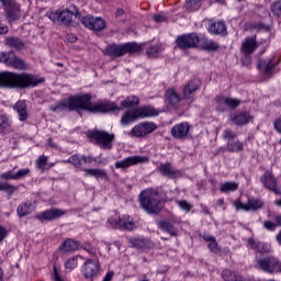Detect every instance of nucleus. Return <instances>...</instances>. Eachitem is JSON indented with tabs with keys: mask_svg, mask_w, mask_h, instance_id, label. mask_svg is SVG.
<instances>
[{
	"mask_svg": "<svg viewBox=\"0 0 281 281\" xmlns=\"http://www.w3.org/2000/svg\"><path fill=\"white\" fill-rule=\"evenodd\" d=\"M91 94L86 93L77 97H70L72 111H89V113H111L112 111H121L115 102L109 100H99L95 103L91 102Z\"/></svg>",
	"mask_w": 281,
	"mask_h": 281,
	"instance_id": "1",
	"label": "nucleus"
},
{
	"mask_svg": "<svg viewBox=\"0 0 281 281\" xmlns=\"http://www.w3.org/2000/svg\"><path fill=\"white\" fill-rule=\"evenodd\" d=\"M36 85H38V81L32 75H19L10 71L0 72V87L25 89V87H36Z\"/></svg>",
	"mask_w": 281,
	"mask_h": 281,
	"instance_id": "2",
	"label": "nucleus"
},
{
	"mask_svg": "<svg viewBox=\"0 0 281 281\" xmlns=\"http://www.w3.org/2000/svg\"><path fill=\"white\" fill-rule=\"evenodd\" d=\"M63 164H70L78 170H82L85 177H94V179H104L105 181L109 180V175H106V170L104 169H87L83 168L85 164H89V156H82L75 154L70 156L67 160H63Z\"/></svg>",
	"mask_w": 281,
	"mask_h": 281,
	"instance_id": "3",
	"label": "nucleus"
},
{
	"mask_svg": "<svg viewBox=\"0 0 281 281\" xmlns=\"http://www.w3.org/2000/svg\"><path fill=\"white\" fill-rule=\"evenodd\" d=\"M139 203L147 214H159L161 212V198L157 190L143 191Z\"/></svg>",
	"mask_w": 281,
	"mask_h": 281,
	"instance_id": "4",
	"label": "nucleus"
},
{
	"mask_svg": "<svg viewBox=\"0 0 281 281\" xmlns=\"http://www.w3.org/2000/svg\"><path fill=\"white\" fill-rule=\"evenodd\" d=\"M159 115V111H157L153 106H140L133 110H127L121 117L122 126H128V124H133V122H137V120H142L144 117H155Z\"/></svg>",
	"mask_w": 281,
	"mask_h": 281,
	"instance_id": "5",
	"label": "nucleus"
},
{
	"mask_svg": "<svg viewBox=\"0 0 281 281\" xmlns=\"http://www.w3.org/2000/svg\"><path fill=\"white\" fill-rule=\"evenodd\" d=\"M88 137L92 144L102 150H111L115 142V134L102 130L89 131Z\"/></svg>",
	"mask_w": 281,
	"mask_h": 281,
	"instance_id": "6",
	"label": "nucleus"
},
{
	"mask_svg": "<svg viewBox=\"0 0 281 281\" xmlns=\"http://www.w3.org/2000/svg\"><path fill=\"white\" fill-rule=\"evenodd\" d=\"M142 53V45L130 42L121 45L112 44L108 46L104 50L105 56H111V58H120L125 56V54H139Z\"/></svg>",
	"mask_w": 281,
	"mask_h": 281,
	"instance_id": "7",
	"label": "nucleus"
},
{
	"mask_svg": "<svg viewBox=\"0 0 281 281\" xmlns=\"http://www.w3.org/2000/svg\"><path fill=\"white\" fill-rule=\"evenodd\" d=\"M255 267L259 269V271H263L265 273H270L272 276L281 273V260L276 256L256 259Z\"/></svg>",
	"mask_w": 281,
	"mask_h": 281,
	"instance_id": "8",
	"label": "nucleus"
},
{
	"mask_svg": "<svg viewBox=\"0 0 281 281\" xmlns=\"http://www.w3.org/2000/svg\"><path fill=\"white\" fill-rule=\"evenodd\" d=\"M53 23H58L61 25L69 26L74 23V19L78 16V12L74 13L69 9H65L61 11H52L46 14Z\"/></svg>",
	"mask_w": 281,
	"mask_h": 281,
	"instance_id": "9",
	"label": "nucleus"
},
{
	"mask_svg": "<svg viewBox=\"0 0 281 281\" xmlns=\"http://www.w3.org/2000/svg\"><path fill=\"white\" fill-rule=\"evenodd\" d=\"M0 63L12 69H27L25 61L19 57L13 52H2L0 53Z\"/></svg>",
	"mask_w": 281,
	"mask_h": 281,
	"instance_id": "10",
	"label": "nucleus"
},
{
	"mask_svg": "<svg viewBox=\"0 0 281 281\" xmlns=\"http://www.w3.org/2000/svg\"><path fill=\"white\" fill-rule=\"evenodd\" d=\"M2 8H4L8 23H13V21H19V19H21V4H19L16 0H9L8 2H3Z\"/></svg>",
	"mask_w": 281,
	"mask_h": 281,
	"instance_id": "11",
	"label": "nucleus"
},
{
	"mask_svg": "<svg viewBox=\"0 0 281 281\" xmlns=\"http://www.w3.org/2000/svg\"><path fill=\"white\" fill-rule=\"evenodd\" d=\"M108 227H111L112 229L133 231L135 228V223L131 216L123 215L122 217H110L108 220Z\"/></svg>",
	"mask_w": 281,
	"mask_h": 281,
	"instance_id": "12",
	"label": "nucleus"
},
{
	"mask_svg": "<svg viewBox=\"0 0 281 281\" xmlns=\"http://www.w3.org/2000/svg\"><path fill=\"white\" fill-rule=\"evenodd\" d=\"M179 49H192L199 45V35L196 33L183 34L176 40Z\"/></svg>",
	"mask_w": 281,
	"mask_h": 281,
	"instance_id": "13",
	"label": "nucleus"
},
{
	"mask_svg": "<svg viewBox=\"0 0 281 281\" xmlns=\"http://www.w3.org/2000/svg\"><path fill=\"white\" fill-rule=\"evenodd\" d=\"M155 131H157V125L146 121L136 124L131 133L133 137H146V135H150V133H155Z\"/></svg>",
	"mask_w": 281,
	"mask_h": 281,
	"instance_id": "14",
	"label": "nucleus"
},
{
	"mask_svg": "<svg viewBox=\"0 0 281 281\" xmlns=\"http://www.w3.org/2000/svg\"><path fill=\"white\" fill-rule=\"evenodd\" d=\"M157 171L159 175H161V177H167V179H180V177H183V172L175 168L171 162L159 164Z\"/></svg>",
	"mask_w": 281,
	"mask_h": 281,
	"instance_id": "15",
	"label": "nucleus"
},
{
	"mask_svg": "<svg viewBox=\"0 0 281 281\" xmlns=\"http://www.w3.org/2000/svg\"><path fill=\"white\" fill-rule=\"evenodd\" d=\"M81 273L87 280L97 278L98 273H100V261L88 259L81 267Z\"/></svg>",
	"mask_w": 281,
	"mask_h": 281,
	"instance_id": "16",
	"label": "nucleus"
},
{
	"mask_svg": "<svg viewBox=\"0 0 281 281\" xmlns=\"http://www.w3.org/2000/svg\"><path fill=\"white\" fill-rule=\"evenodd\" d=\"M148 157L146 156H131L123 160H119L115 162V168L117 170H125V168H131V166H137L139 164H147Z\"/></svg>",
	"mask_w": 281,
	"mask_h": 281,
	"instance_id": "17",
	"label": "nucleus"
},
{
	"mask_svg": "<svg viewBox=\"0 0 281 281\" xmlns=\"http://www.w3.org/2000/svg\"><path fill=\"white\" fill-rule=\"evenodd\" d=\"M82 25L88 27V30H93L94 32H102L104 27H106V23L102 18H93L91 15H86L81 19Z\"/></svg>",
	"mask_w": 281,
	"mask_h": 281,
	"instance_id": "18",
	"label": "nucleus"
},
{
	"mask_svg": "<svg viewBox=\"0 0 281 281\" xmlns=\"http://www.w3.org/2000/svg\"><path fill=\"white\" fill-rule=\"evenodd\" d=\"M260 181L267 190H270V192H274V194L281 195V189H278V181L276 180V176H273V172L266 171L261 176Z\"/></svg>",
	"mask_w": 281,
	"mask_h": 281,
	"instance_id": "19",
	"label": "nucleus"
},
{
	"mask_svg": "<svg viewBox=\"0 0 281 281\" xmlns=\"http://www.w3.org/2000/svg\"><path fill=\"white\" fill-rule=\"evenodd\" d=\"M67 211H63L60 209H50L46 210L43 213L38 214L36 218L38 221H56V218H60V216H65Z\"/></svg>",
	"mask_w": 281,
	"mask_h": 281,
	"instance_id": "20",
	"label": "nucleus"
},
{
	"mask_svg": "<svg viewBox=\"0 0 281 281\" xmlns=\"http://www.w3.org/2000/svg\"><path fill=\"white\" fill-rule=\"evenodd\" d=\"M258 42L256 41V36L247 37L241 43L240 52L244 56H251L256 49H258Z\"/></svg>",
	"mask_w": 281,
	"mask_h": 281,
	"instance_id": "21",
	"label": "nucleus"
},
{
	"mask_svg": "<svg viewBox=\"0 0 281 281\" xmlns=\"http://www.w3.org/2000/svg\"><path fill=\"white\" fill-rule=\"evenodd\" d=\"M190 132V124L187 122L178 123L171 128V135L175 139H183L188 137V133Z\"/></svg>",
	"mask_w": 281,
	"mask_h": 281,
	"instance_id": "22",
	"label": "nucleus"
},
{
	"mask_svg": "<svg viewBox=\"0 0 281 281\" xmlns=\"http://www.w3.org/2000/svg\"><path fill=\"white\" fill-rule=\"evenodd\" d=\"M218 111H225V108L227 109H237V106H240V100L238 99H232L227 97H220L218 100Z\"/></svg>",
	"mask_w": 281,
	"mask_h": 281,
	"instance_id": "23",
	"label": "nucleus"
},
{
	"mask_svg": "<svg viewBox=\"0 0 281 281\" xmlns=\"http://www.w3.org/2000/svg\"><path fill=\"white\" fill-rule=\"evenodd\" d=\"M13 110L16 111L20 122H26L27 117H30V113H27V103L23 100L18 101L13 105Z\"/></svg>",
	"mask_w": 281,
	"mask_h": 281,
	"instance_id": "24",
	"label": "nucleus"
},
{
	"mask_svg": "<svg viewBox=\"0 0 281 281\" xmlns=\"http://www.w3.org/2000/svg\"><path fill=\"white\" fill-rule=\"evenodd\" d=\"M165 101L169 106H177V104L181 102V97L177 93L175 88H169L165 92Z\"/></svg>",
	"mask_w": 281,
	"mask_h": 281,
	"instance_id": "25",
	"label": "nucleus"
},
{
	"mask_svg": "<svg viewBox=\"0 0 281 281\" xmlns=\"http://www.w3.org/2000/svg\"><path fill=\"white\" fill-rule=\"evenodd\" d=\"M276 65L278 64L273 63V59H259L257 61V68L266 76H271V72L273 71Z\"/></svg>",
	"mask_w": 281,
	"mask_h": 281,
	"instance_id": "26",
	"label": "nucleus"
},
{
	"mask_svg": "<svg viewBox=\"0 0 281 281\" xmlns=\"http://www.w3.org/2000/svg\"><path fill=\"white\" fill-rule=\"evenodd\" d=\"M249 249H256L259 254H271V245L266 243H256L252 238L248 239Z\"/></svg>",
	"mask_w": 281,
	"mask_h": 281,
	"instance_id": "27",
	"label": "nucleus"
},
{
	"mask_svg": "<svg viewBox=\"0 0 281 281\" xmlns=\"http://www.w3.org/2000/svg\"><path fill=\"white\" fill-rule=\"evenodd\" d=\"M199 87H201V80L192 79L191 81H189L183 89L184 98L187 100L192 98V95L194 94V91H196L199 89Z\"/></svg>",
	"mask_w": 281,
	"mask_h": 281,
	"instance_id": "28",
	"label": "nucleus"
},
{
	"mask_svg": "<svg viewBox=\"0 0 281 281\" xmlns=\"http://www.w3.org/2000/svg\"><path fill=\"white\" fill-rule=\"evenodd\" d=\"M49 111H53V113H60L63 111H74L71 110V99L69 98L68 100L57 102L55 105H50Z\"/></svg>",
	"mask_w": 281,
	"mask_h": 281,
	"instance_id": "29",
	"label": "nucleus"
},
{
	"mask_svg": "<svg viewBox=\"0 0 281 281\" xmlns=\"http://www.w3.org/2000/svg\"><path fill=\"white\" fill-rule=\"evenodd\" d=\"M249 120H251V115L247 112H240L232 116L233 124L237 126H245V124L249 123Z\"/></svg>",
	"mask_w": 281,
	"mask_h": 281,
	"instance_id": "30",
	"label": "nucleus"
},
{
	"mask_svg": "<svg viewBox=\"0 0 281 281\" xmlns=\"http://www.w3.org/2000/svg\"><path fill=\"white\" fill-rule=\"evenodd\" d=\"M4 43L11 49L21 50L25 47V44L19 37H7Z\"/></svg>",
	"mask_w": 281,
	"mask_h": 281,
	"instance_id": "31",
	"label": "nucleus"
},
{
	"mask_svg": "<svg viewBox=\"0 0 281 281\" xmlns=\"http://www.w3.org/2000/svg\"><path fill=\"white\" fill-rule=\"evenodd\" d=\"M199 43L202 49H204L205 52H216V49L218 48L216 42H214L213 40H209L206 37L199 40Z\"/></svg>",
	"mask_w": 281,
	"mask_h": 281,
	"instance_id": "32",
	"label": "nucleus"
},
{
	"mask_svg": "<svg viewBox=\"0 0 281 281\" xmlns=\"http://www.w3.org/2000/svg\"><path fill=\"white\" fill-rule=\"evenodd\" d=\"M130 244L135 249H147V247H150V240L146 238H132L130 239Z\"/></svg>",
	"mask_w": 281,
	"mask_h": 281,
	"instance_id": "33",
	"label": "nucleus"
},
{
	"mask_svg": "<svg viewBox=\"0 0 281 281\" xmlns=\"http://www.w3.org/2000/svg\"><path fill=\"white\" fill-rule=\"evenodd\" d=\"M248 212H257V210H262L265 202L258 198L248 199Z\"/></svg>",
	"mask_w": 281,
	"mask_h": 281,
	"instance_id": "34",
	"label": "nucleus"
},
{
	"mask_svg": "<svg viewBox=\"0 0 281 281\" xmlns=\"http://www.w3.org/2000/svg\"><path fill=\"white\" fill-rule=\"evenodd\" d=\"M34 209L32 207V202L27 201L22 204H20L16 209V213L19 216H27V214H32V211Z\"/></svg>",
	"mask_w": 281,
	"mask_h": 281,
	"instance_id": "35",
	"label": "nucleus"
},
{
	"mask_svg": "<svg viewBox=\"0 0 281 281\" xmlns=\"http://www.w3.org/2000/svg\"><path fill=\"white\" fill-rule=\"evenodd\" d=\"M228 153H243L245 144L240 140H231L227 143Z\"/></svg>",
	"mask_w": 281,
	"mask_h": 281,
	"instance_id": "36",
	"label": "nucleus"
},
{
	"mask_svg": "<svg viewBox=\"0 0 281 281\" xmlns=\"http://www.w3.org/2000/svg\"><path fill=\"white\" fill-rule=\"evenodd\" d=\"M158 228L162 229V232H166L167 234H170L171 236H177V231L175 229V225L168 221H160L158 222Z\"/></svg>",
	"mask_w": 281,
	"mask_h": 281,
	"instance_id": "37",
	"label": "nucleus"
},
{
	"mask_svg": "<svg viewBox=\"0 0 281 281\" xmlns=\"http://www.w3.org/2000/svg\"><path fill=\"white\" fill-rule=\"evenodd\" d=\"M59 249L65 254L69 251H76V249H78V243L74 239H67L60 245Z\"/></svg>",
	"mask_w": 281,
	"mask_h": 281,
	"instance_id": "38",
	"label": "nucleus"
},
{
	"mask_svg": "<svg viewBox=\"0 0 281 281\" xmlns=\"http://www.w3.org/2000/svg\"><path fill=\"white\" fill-rule=\"evenodd\" d=\"M238 190V183L235 181L224 182L220 187V192L224 194H229V192H236Z\"/></svg>",
	"mask_w": 281,
	"mask_h": 281,
	"instance_id": "39",
	"label": "nucleus"
},
{
	"mask_svg": "<svg viewBox=\"0 0 281 281\" xmlns=\"http://www.w3.org/2000/svg\"><path fill=\"white\" fill-rule=\"evenodd\" d=\"M137 104H139V98L135 95H130L121 101V106L123 109H133V106H137Z\"/></svg>",
	"mask_w": 281,
	"mask_h": 281,
	"instance_id": "40",
	"label": "nucleus"
},
{
	"mask_svg": "<svg viewBox=\"0 0 281 281\" xmlns=\"http://www.w3.org/2000/svg\"><path fill=\"white\" fill-rule=\"evenodd\" d=\"M203 240H205V243H209L207 247L213 254H218V244L216 243V238H214V236L204 235Z\"/></svg>",
	"mask_w": 281,
	"mask_h": 281,
	"instance_id": "41",
	"label": "nucleus"
},
{
	"mask_svg": "<svg viewBox=\"0 0 281 281\" xmlns=\"http://www.w3.org/2000/svg\"><path fill=\"white\" fill-rule=\"evenodd\" d=\"M225 30V22L221 21L212 23L209 29L211 34H224Z\"/></svg>",
	"mask_w": 281,
	"mask_h": 281,
	"instance_id": "42",
	"label": "nucleus"
},
{
	"mask_svg": "<svg viewBox=\"0 0 281 281\" xmlns=\"http://www.w3.org/2000/svg\"><path fill=\"white\" fill-rule=\"evenodd\" d=\"M10 126H12V121H10V117L5 114H1L0 115V131L2 133H5V131H8V128H10Z\"/></svg>",
	"mask_w": 281,
	"mask_h": 281,
	"instance_id": "43",
	"label": "nucleus"
},
{
	"mask_svg": "<svg viewBox=\"0 0 281 281\" xmlns=\"http://www.w3.org/2000/svg\"><path fill=\"white\" fill-rule=\"evenodd\" d=\"M15 190H19V188L8 183V182H0V192H5L9 194V196H12L14 194Z\"/></svg>",
	"mask_w": 281,
	"mask_h": 281,
	"instance_id": "44",
	"label": "nucleus"
},
{
	"mask_svg": "<svg viewBox=\"0 0 281 281\" xmlns=\"http://www.w3.org/2000/svg\"><path fill=\"white\" fill-rule=\"evenodd\" d=\"M106 158L88 156V165L91 166H106Z\"/></svg>",
	"mask_w": 281,
	"mask_h": 281,
	"instance_id": "45",
	"label": "nucleus"
},
{
	"mask_svg": "<svg viewBox=\"0 0 281 281\" xmlns=\"http://www.w3.org/2000/svg\"><path fill=\"white\" fill-rule=\"evenodd\" d=\"M270 10L274 16L281 19V0H277L271 3Z\"/></svg>",
	"mask_w": 281,
	"mask_h": 281,
	"instance_id": "46",
	"label": "nucleus"
},
{
	"mask_svg": "<svg viewBox=\"0 0 281 281\" xmlns=\"http://www.w3.org/2000/svg\"><path fill=\"white\" fill-rule=\"evenodd\" d=\"M222 278L225 281H236L238 279V277H236V272L228 269L223 270Z\"/></svg>",
	"mask_w": 281,
	"mask_h": 281,
	"instance_id": "47",
	"label": "nucleus"
},
{
	"mask_svg": "<svg viewBox=\"0 0 281 281\" xmlns=\"http://www.w3.org/2000/svg\"><path fill=\"white\" fill-rule=\"evenodd\" d=\"M223 139H227V142H232V139H236L238 137V134L229 128H226L222 133Z\"/></svg>",
	"mask_w": 281,
	"mask_h": 281,
	"instance_id": "48",
	"label": "nucleus"
},
{
	"mask_svg": "<svg viewBox=\"0 0 281 281\" xmlns=\"http://www.w3.org/2000/svg\"><path fill=\"white\" fill-rule=\"evenodd\" d=\"M201 1L202 0H187L188 10H191L192 12L199 10V8H201Z\"/></svg>",
	"mask_w": 281,
	"mask_h": 281,
	"instance_id": "49",
	"label": "nucleus"
},
{
	"mask_svg": "<svg viewBox=\"0 0 281 281\" xmlns=\"http://www.w3.org/2000/svg\"><path fill=\"white\" fill-rule=\"evenodd\" d=\"M146 54L149 56V58H157L159 56V46H149Z\"/></svg>",
	"mask_w": 281,
	"mask_h": 281,
	"instance_id": "50",
	"label": "nucleus"
},
{
	"mask_svg": "<svg viewBox=\"0 0 281 281\" xmlns=\"http://www.w3.org/2000/svg\"><path fill=\"white\" fill-rule=\"evenodd\" d=\"M177 205L180 207V210H183L184 212H190L192 210V204L186 200H178Z\"/></svg>",
	"mask_w": 281,
	"mask_h": 281,
	"instance_id": "51",
	"label": "nucleus"
},
{
	"mask_svg": "<svg viewBox=\"0 0 281 281\" xmlns=\"http://www.w3.org/2000/svg\"><path fill=\"white\" fill-rule=\"evenodd\" d=\"M47 156H40L36 160V166L40 170H45V166H47Z\"/></svg>",
	"mask_w": 281,
	"mask_h": 281,
	"instance_id": "52",
	"label": "nucleus"
},
{
	"mask_svg": "<svg viewBox=\"0 0 281 281\" xmlns=\"http://www.w3.org/2000/svg\"><path fill=\"white\" fill-rule=\"evenodd\" d=\"M265 229H268V232H276L278 225L276 224V222H271V221H263L262 223Z\"/></svg>",
	"mask_w": 281,
	"mask_h": 281,
	"instance_id": "53",
	"label": "nucleus"
},
{
	"mask_svg": "<svg viewBox=\"0 0 281 281\" xmlns=\"http://www.w3.org/2000/svg\"><path fill=\"white\" fill-rule=\"evenodd\" d=\"M234 206L235 209L238 211V210H243L244 212H249V206H248V203L245 204L243 203L240 200H236L234 202Z\"/></svg>",
	"mask_w": 281,
	"mask_h": 281,
	"instance_id": "54",
	"label": "nucleus"
},
{
	"mask_svg": "<svg viewBox=\"0 0 281 281\" xmlns=\"http://www.w3.org/2000/svg\"><path fill=\"white\" fill-rule=\"evenodd\" d=\"M66 269H76L78 267V259L76 257H72L68 259L65 263Z\"/></svg>",
	"mask_w": 281,
	"mask_h": 281,
	"instance_id": "55",
	"label": "nucleus"
},
{
	"mask_svg": "<svg viewBox=\"0 0 281 281\" xmlns=\"http://www.w3.org/2000/svg\"><path fill=\"white\" fill-rule=\"evenodd\" d=\"M29 172L30 168L20 169L18 172H15V181L23 179V177H27Z\"/></svg>",
	"mask_w": 281,
	"mask_h": 281,
	"instance_id": "56",
	"label": "nucleus"
},
{
	"mask_svg": "<svg viewBox=\"0 0 281 281\" xmlns=\"http://www.w3.org/2000/svg\"><path fill=\"white\" fill-rule=\"evenodd\" d=\"M81 248L87 251L88 254H90V256H95V249L93 247H91V244L89 243H83L81 245Z\"/></svg>",
	"mask_w": 281,
	"mask_h": 281,
	"instance_id": "57",
	"label": "nucleus"
},
{
	"mask_svg": "<svg viewBox=\"0 0 281 281\" xmlns=\"http://www.w3.org/2000/svg\"><path fill=\"white\" fill-rule=\"evenodd\" d=\"M0 178L4 179L5 181H10L13 180V181H16V176L15 173H12V171H8V172H4L0 176Z\"/></svg>",
	"mask_w": 281,
	"mask_h": 281,
	"instance_id": "58",
	"label": "nucleus"
},
{
	"mask_svg": "<svg viewBox=\"0 0 281 281\" xmlns=\"http://www.w3.org/2000/svg\"><path fill=\"white\" fill-rule=\"evenodd\" d=\"M245 57L241 59V63L245 67H249L251 65V55H244Z\"/></svg>",
	"mask_w": 281,
	"mask_h": 281,
	"instance_id": "59",
	"label": "nucleus"
},
{
	"mask_svg": "<svg viewBox=\"0 0 281 281\" xmlns=\"http://www.w3.org/2000/svg\"><path fill=\"white\" fill-rule=\"evenodd\" d=\"M153 19L156 23H162V21H166V18L161 14L154 15Z\"/></svg>",
	"mask_w": 281,
	"mask_h": 281,
	"instance_id": "60",
	"label": "nucleus"
},
{
	"mask_svg": "<svg viewBox=\"0 0 281 281\" xmlns=\"http://www.w3.org/2000/svg\"><path fill=\"white\" fill-rule=\"evenodd\" d=\"M5 236H8V231L0 226V243L3 240V238H5Z\"/></svg>",
	"mask_w": 281,
	"mask_h": 281,
	"instance_id": "61",
	"label": "nucleus"
},
{
	"mask_svg": "<svg viewBox=\"0 0 281 281\" xmlns=\"http://www.w3.org/2000/svg\"><path fill=\"white\" fill-rule=\"evenodd\" d=\"M113 280V271L106 272L102 281H112Z\"/></svg>",
	"mask_w": 281,
	"mask_h": 281,
	"instance_id": "62",
	"label": "nucleus"
},
{
	"mask_svg": "<svg viewBox=\"0 0 281 281\" xmlns=\"http://www.w3.org/2000/svg\"><path fill=\"white\" fill-rule=\"evenodd\" d=\"M54 281H63V278H60V274H58V271L56 268H54V276H53Z\"/></svg>",
	"mask_w": 281,
	"mask_h": 281,
	"instance_id": "63",
	"label": "nucleus"
},
{
	"mask_svg": "<svg viewBox=\"0 0 281 281\" xmlns=\"http://www.w3.org/2000/svg\"><path fill=\"white\" fill-rule=\"evenodd\" d=\"M274 223L277 224V227H281V215H274L273 217Z\"/></svg>",
	"mask_w": 281,
	"mask_h": 281,
	"instance_id": "64",
	"label": "nucleus"
}]
</instances>
